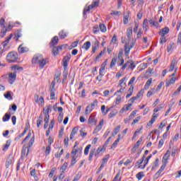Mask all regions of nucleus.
Segmentation results:
<instances>
[{"mask_svg": "<svg viewBox=\"0 0 181 181\" xmlns=\"http://www.w3.org/2000/svg\"><path fill=\"white\" fill-rule=\"evenodd\" d=\"M59 43V37L54 36L52 40L50 42V46L52 47V53L54 56H57L59 54V52H62L63 50V47L66 49L69 45L66 44L62 46H57V44Z\"/></svg>", "mask_w": 181, "mask_h": 181, "instance_id": "1", "label": "nucleus"}, {"mask_svg": "<svg viewBox=\"0 0 181 181\" xmlns=\"http://www.w3.org/2000/svg\"><path fill=\"white\" fill-rule=\"evenodd\" d=\"M33 64H38L40 69H43L46 64H47V59L43 58V55L41 54H36L34 55L32 59Z\"/></svg>", "mask_w": 181, "mask_h": 181, "instance_id": "2", "label": "nucleus"}, {"mask_svg": "<svg viewBox=\"0 0 181 181\" xmlns=\"http://www.w3.org/2000/svg\"><path fill=\"white\" fill-rule=\"evenodd\" d=\"M33 144H35V136L32 137L28 144V146L26 145H23V148L21 150V158H25V156H28L29 155V149H30V147L33 146ZM26 149H28V152L26 154Z\"/></svg>", "mask_w": 181, "mask_h": 181, "instance_id": "3", "label": "nucleus"}, {"mask_svg": "<svg viewBox=\"0 0 181 181\" xmlns=\"http://www.w3.org/2000/svg\"><path fill=\"white\" fill-rule=\"evenodd\" d=\"M70 59H71V54H66V56L64 57L62 59L64 66L63 77H67L69 74L67 72V67L69 66V62H70Z\"/></svg>", "mask_w": 181, "mask_h": 181, "instance_id": "4", "label": "nucleus"}, {"mask_svg": "<svg viewBox=\"0 0 181 181\" xmlns=\"http://www.w3.org/2000/svg\"><path fill=\"white\" fill-rule=\"evenodd\" d=\"M13 36V34H10L9 36L6 38V40L1 43L4 49H2L0 48V56L4 54L6 50L9 49V45H8V44L9 43V40L12 39Z\"/></svg>", "mask_w": 181, "mask_h": 181, "instance_id": "5", "label": "nucleus"}, {"mask_svg": "<svg viewBox=\"0 0 181 181\" xmlns=\"http://www.w3.org/2000/svg\"><path fill=\"white\" fill-rule=\"evenodd\" d=\"M18 52H10L6 55V60L8 63H16L18 62Z\"/></svg>", "mask_w": 181, "mask_h": 181, "instance_id": "6", "label": "nucleus"}, {"mask_svg": "<svg viewBox=\"0 0 181 181\" xmlns=\"http://www.w3.org/2000/svg\"><path fill=\"white\" fill-rule=\"evenodd\" d=\"M135 46L134 42H132L131 44L129 42H125L124 44V56L126 57H128L129 56V52H131V49Z\"/></svg>", "mask_w": 181, "mask_h": 181, "instance_id": "7", "label": "nucleus"}, {"mask_svg": "<svg viewBox=\"0 0 181 181\" xmlns=\"http://www.w3.org/2000/svg\"><path fill=\"white\" fill-rule=\"evenodd\" d=\"M78 145V141H76L74 148L72 149L71 155H74L76 156V155H77V153H81L83 152V147L77 148Z\"/></svg>", "mask_w": 181, "mask_h": 181, "instance_id": "8", "label": "nucleus"}, {"mask_svg": "<svg viewBox=\"0 0 181 181\" xmlns=\"http://www.w3.org/2000/svg\"><path fill=\"white\" fill-rule=\"evenodd\" d=\"M0 25L3 28L1 31V37H4L6 35V32H8V30L5 28V19L1 18L0 20Z\"/></svg>", "mask_w": 181, "mask_h": 181, "instance_id": "9", "label": "nucleus"}, {"mask_svg": "<svg viewBox=\"0 0 181 181\" xmlns=\"http://www.w3.org/2000/svg\"><path fill=\"white\" fill-rule=\"evenodd\" d=\"M18 53H20V54H23V53H28V52H29V48L23 43L19 45L18 48Z\"/></svg>", "mask_w": 181, "mask_h": 181, "instance_id": "10", "label": "nucleus"}, {"mask_svg": "<svg viewBox=\"0 0 181 181\" xmlns=\"http://www.w3.org/2000/svg\"><path fill=\"white\" fill-rule=\"evenodd\" d=\"M144 89H141L136 96L132 97L129 101H131L132 104H134V103H135V100L142 97V95L144 94Z\"/></svg>", "mask_w": 181, "mask_h": 181, "instance_id": "11", "label": "nucleus"}, {"mask_svg": "<svg viewBox=\"0 0 181 181\" xmlns=\"http://www.w3.org/2000/svg\"><path fill=\"white\" fill-rule=\"evenodd\" d=\"M16 81V72H11L8 74L9 84H13Z\"/></svg>", "mask_w": 181, "mask_h": 181, "instance_id": "12", "label": "nucleus"}, {"mask_svg": "<svg viewBox=\"0 0 181 181\" xmlns=\"http://www.w3.org/2000/svg\"><path fill=\"white\" fill-rule=\"evenodd\" d=\"M103 125H104V119H102L99 122L98 125L94 129L93 134H98V132H100V131H101V129L103 128Z\"/></svg>", "mask_w": 181, "mask_h": 181, "instance_id": "13", "label": "nucleus"}, {"mask_svg": "<svg viewBox=\"0 0 181 181\" xmlns=\"http://www.w3.org/2000/svg\"><path fill=\"white\" fill-rule=\"evenodd\" d=\"M88 124L89 127H93V125H97V119L93 117V116H90L88 120Z\"/></svg>", "mask_w": 181, "mask_h": 181, "instance_id": "14", "label": "nucleus"}, {"mask_svg": "<svg viewBox=\"0 0 181 181\" xmlns=\"http://www.w3.org/2000/svg\"><path fill=\"white\" fill-rule=\"evenodd\" d=\"M13 163V156L12 155L8 156L6 163V168L8 169L11 165Z\"/></svg>", "mask_w": 181, "mask_h": 181, "instance_id": "15", "label": "nucleus"}, {"mask_svg": "<svg viewBox=\"0 0 181 181\" xmlns=\"http://www.w3.org/2000/svg\"><path fill=\"white\" fill-rule=\"evenodd\" d=\"M22 30H17L14 33V38L16 41L19 40V38L22 37Z\"/></svg>", "mask_w": 181, "mask_h": 181, "instance_id": "16", "label": "nucleus"}, {"mask_svg": "<svg viewBox=\"0 0 181 181\" xmlns=\"http://www.w3.org/2000/svg\"><path fill=\"white\" fill-rule=\"evenodd\" d=\"M169 33V28L165 27L164 28H162L159 32L158 35L161 36H165V35H168Z\"/></svg>", "mask_w": 181, "mask_h": 181, "instance_id": "17", "label": "nucleus"}, {"mask_svg": "<svg viewBox=\"0 0 181 181\" xmlns=\"http://www.w3.org/2000/svg\"><path fill=\"white\" fill-rule=\"evenodd\" d=\"M119 139H121V134H118L117 139L112 144L110 149H115V148H117V145H118V142H119Z\"/></svg>", "mask_w": 181, "mask_h": 181, "instance_id": "18", "label": "nucleus"}, {"mask_svg": "<svg viewBox=\"0 0 181 181\" xmlns=\"http://www.w3.org/2000/svg\"><path fill=\"white\" fill-rule=\"evenodd\" d=\"M59 39H66L67 37V33L64 30H61L59 33Z\"/></svg>", "mask_w": 181, "mask_h": 181, "instance_id": "19", "label": "nucleus"}, {"mask_svg": "<svg viewBox=\"0 0 181 181\" xmlns=\"http://www.w3.org/2000/svg\"><path fill=\"white\" fill-rule=\"evenodd\" d=\"M151 158H152V154H150L145 160L144 163L145 165H139V168H140L141 169H145V166H146V165H148V162H149V159H151Z\"/></svg>", "mask_w": 181, "mask_h": 181, "instance_id": "20", "label": "nucleus"}, {"mask_svg": "<svg viewBox=\"0 0 181 181\" xmlns=\"http://www.w3.org/2000/svg\"><path fill=\"white\" fill-rule=\"evenodd\" d=\"M49 112H52V105H49L47 107L44 108L45 115H49Z\"/></svg>", "mask_w": 181, "mask_h": 181, "instance_id": "21", "label": "nucleus"}, {"mask_svg": "<svg viewBox=\"0 0 181 181\" xmlns=\"http://www.w3.org/2000/svg\"><path fill=\"white\" fill-rule=\"evenodd\" d=\"M90 9H91V6H88L87 8H84L83 12V19H87V12H89Z\"/></svg>", "mask_w": 181, "mask_h": 181, "instance_id": "22", "label": "nucleus"}, {"mask_svg": "<svg viewBox=\"0 0 181 181\" xmlns=\"http://www.w3.org/2000/svg\"><path fill=\"white\" fill-rule=\"evenodd\" d=\"M128 19H129V13L124 14L123 23L124 25H128Z\"/></svg>", "mask_w": 181, "mask_h": 181, "instance_id": "23", "label": "nucleus"}, {"mask_svg": "<svg viewBox=\"0 0 181 181\" xmlns=\"http://www.w3.org/2000/svg\"><path fill=\"white\" fill-rule=\"evenodd\" d=\"M90 47H91V42L90 41L85 42L82 46V49H84L85 50H88Z\"/></svg>", "mask_w": 181, "mask_h": 181, "instance_id": "24", "label": "nucleus"}, {"mask_svg": "<svg viewBox=\"0 0 181 181\" xmlns=\"http://www.w3.org/2000/svg\"><path fill=\"white\" fill-rule=\"evenodd\" d=\"M78 132V127H74L71 131V133L70 135V139H73L74 138V135H76V132Z\"/></svg>", "mask_w": 181, "mask_h": 181, "instance_id": "25", "label": "nucleus"}, {"mask_svg": "<svg viewBox=\"0 0 181 181\" xmlns=\"http://www.w3.org/2000/svg\"><path fill=\"white\" fill-rule=\"evenodd\" d=\"M97 49H98V41L95 40L94 45L92 46V53H95Z\"/></svg>", "mask_w": 181, "mask_h": 181, "instance_id": "26", "label": "nucleus"}, {"mask_svg": "<svg viewBox=\"0 0 181 181\" xmlns=\"http://www.w3.org/2000/svg\"><path fill=\"white\" fill-rule=\"evenodd\" d=\"M95 155V148H92L89 153L88 160H93V157Z\"/></svg>", "mask_w": 181, "mask_h": 181, "instance_id": "27", "label": "nucleus"}, {"mask_svg": "<svg viewBox=\"0 0 181 181\" xmlns=\"http://www.w3.org/2000/svg\"><path fill=\"white\" fill-rule=\"evenodd\" d=\"M118 114V111L117 110H113L109 115H108V118L109 119H111V118H114L115 115Z\"/></svg>", "mask_w": 181, "mask_h": 181, "instance_id": "28", "label": "nucleus"}, {"mask_svg": "<svg viewBox=\"0 0 181 181\" xmlns=\"http://www.w3.org/2000/svg\"><path fill=\"white\" fill-rule=\"evenodd\" d=\"M103 151H105L104 147H101V146L98 147L96 151L95 152V158H98V155H100V153H101Z\"/></svg>", "mask_w": 181, "mask_h": 181, "instance_id": "29", "label": "nucleus"}, {"mask_svg": "<svg viewBox=\"0 0 181 181\" xmlns=\"http://www.w3.org/2000/svg\"><path fill=\"white\" fill-rule=\"evenodd\" d=\"M119 129H121V125H117L113 130V133H112V136H115L118 132H119Z\"/></svg>", "mask_w": 181, "mask_h": 181, "instance_id": "30", "label": "nucleus"}, {"mask_svg": "<svg viewBox=\"0 0 181 181\" xmlns=\"http://www.w3.org/2000/svg\"><path fill=\"white\" fill-rule=\"evenodd\" d=\"M151 84H152V78H151L146 81L144 86V90H149V87L151 86Z\"/></svg>", "mask_w": 181, "mask_h": 181, "instance_id": "31", "label": "nucleus"}, {"mask_svg": "<svg viewBox=\"0 0 181 181\" xmlns=\"http://www.w3.org/2000/svg\"><path fill=\"white\" fill-rule=\"evenodd\" d=\"M158 166H159V158H156L155 162L153 163L151 170H155Z\"/></svg>", "mask_w": 181, "mask_h": 181, "instance_id": "32", "label": "nucleus"}, {"mask_svg": "<svg viewBox=\"0 0 181 181\" xmlns=\"http://www.w3.org/2000/svg\"><path fill=\"white\" fill-rule=\"evenodd\" d=\"M156 93V89H155V88H151V89H150V90L148 91L146 96H147L148 98H149V97L153 95V94H155Z\"/></svg>", "mask_w": 181, "mask_h": 181, "instance_id": "33", "label": "nucleus"}, {"mask_svg": "<svg viewBox=\"0 0 181 181\" xmlns=\"http://www.w3.org/2000/svg\"><path fill=\"white\" fill-rule=\"evenodd\" d=\"M149 23H148V19H144L143 21V29H144L145 32L148 30Z\"/></svg>", "mask_w": 181, "mask_h": 181, "instance_id": "34", "label": "nucleus"}, {"mask_svg": "<svg viewBox=\"0 0 181 181\" xmlns=\"http://www.w3.org/2000/svg\"><path fill=\"white\" fill-rule=\"evenodd\" d=\"M175 81H176V78L175 77H173V78H170V80L168 82H167L165 83V86L167 87H169V86H170L172 84H175Z\"/></svg>", "mask_w": 181, "mask_h": 181, "instance_id": "35", "label": "nucleus"}, {"mask_svg": "<svg viewBox=\"0 0 181 181\" xmlns=\"http://www.w3.org/2000/svg\"><path fill=\"white\" fill-rule=\"evenodd\" d=\"M10 119H11V115L8 113H6L2 118V120L4 122H6V121H8Z\"/></svg>", "mask_w": 181, "mask_h": 181, "instance_id": "36", "label": "nucleus"}, {"mask_svg": "<svg viewBox=\"0 0 181 181\" xmlns=\"http://www.w3.org/2000/svg\"><path fill=\"white\" fill-rule=\"evenodd\" d=\"M127 36L128 39H131V37H132V28H129L127 30Z\"/></svg>", "mask_w": 181, "mask_h": 181, "instance_id": "37", "label": "nucleus"}, {"mask_svg": "<svg viewBox=\"0 0 181 181\" xmlns=\"http://www.w3.org/2000/svg\"><path fill=\"white\" fill-rule=\"evenodd\" d=\"M181 90V85L178 87V88L173 93L172 97H176V95H179L180 94Z\"/></svg>", "mask_w": 181, "mask_h": 181, "instance_id": "38", "label": "nucleus"}, {"mask_svg": "<svg viewBox=\"0 0 181 181\" xmlns=\"http://www.w3.org/2000/svg\"><path fill=\"white\" fill-rule=\"evenodd\" d=\"M98 5H100V0L97 1H93L92 2L91 5H90L91 9L94 8H97L98 6Z\"/></svg>", "mask_w": 181, "mask_h": 181, "instance_id": "39", "label": "nucleus"}, {"mask_svg": "<svg viewBox=\"0 0 181 181\" xmlns=\"http://www.w3.org/2000/svg\"><path fill=\"white\" fill-rule=\"evenodd\" d=\"M125 80H127V77L122 78L119 81V87H124V86H125V84H127V83H125Z\"/></svg>", "mask_w": 181, "mask_h": 181, "instance_id": "40", "label": "nucleus"}, {"mask_svg": "<svg viewBox=\"0 0 181 181\" xmlns=\"http://www.w3.org/2000/svg\"><path fill=\"white\" fill-rule=\"evenodd\" d=\"M110 141H111V136L108 137V139L105 141V144L103 146V148L104 151L107 149V146H108V144H110Z\"/></svg>", "mask_w": 181, "mask_h": 181, "instance_id": "41", "label": "nucleus"}, {"mask_svg": "<svg viewBox=\"0 0 181 181\" xmlns=\"http://www.w3.org/2000/svg\"><path fill=\"white\" fill-rule=\"evenodd\" d=\"M150 25L151 26H155L156 28H158V26H159V23H158V21H152V19L148 21Z\"/></svg>", "mask_w": 181, "mask_h": 181, "instance_id": "42", "label": "nucleus"}, {"mask_svg": "<svg viewBox=\"0 0 181 181\" xmlns=\"http://www.w3.org/2000/svg\"><path fill=\"white\" fill-rule=\"evenodd\" d=\"M132 63V60L129 59V61L127 62V63H125L122 67L121 68L122 71H124V70H125V69H127V66L129 64H131Z\"/></svg>", "mask_w": 181, "mask_h": 181, "instance_id": "43", "label": "nucleus"}, {"mask_svg": "<svg viewBox=\"0 0 181 181\" xmlns=\"http://www.w3.org/2000/svg\"><path fill=\"white\" fill-rule=\"evenodd\" d=\"M9 146H11V141H7L6 145L3 147V151H8Z\"/></svg>", "mask_w": 181, "mask_h": 181, "instance_id": "44", "label": "nucleus"}, {"mask_svg": "<svg viewBox=\"0 0 181 181\" xmlns=\"http://www.w3.org/2000/svg\"><path fill=\"white\" fill-rule=\"evenodd\" d=\"M30 136H32V133L29 132L27 136L21 142L22 145H23V144L26 142V141H29V139H30Z\"/></svg>", "mask_w": 181, "mask_h": 181, "instance_id": "45", "label": "nucleus"}, {"mask_svg": "<svg viewBox=\"0 0 181 181\" xmlns=\"http://www.w3.org/2000/svg\"><path fill=\"white\" fill-rule=\"evenodd\" d=\"M80 179H81V172L78 173L72 181H78Z\"/></svg>", "mask_w": 181, "mask_h": 181, "instance_id": "46", "label": "nucleus"}, {"mask_svg": "<svg viewBox=\"0 0 181 181\" xmlns=\"http://www.w3.org/2000/svg\"><path fill=\"white\" fill-rule=\"evenodd\" d=\"M77 45H78V40L72 42L71 45L69 46V50H71V49H74V47H77Z\"/></svg>", "mask_w": 181, "mask_h": 181, "instance_id": "47", "label": "nucleus"}, {"mask_svg": "<svg viewBox=\"0 0 181 181\" xmlns=\"http://www.w3.org/2000/svg\"><path fill=\"white\" fill-rule=\"evenodd\" d=\"M91 148V144H88L86 146L84 150V155L87 156L88 155V152H90V148Z\"/></svg>", "mask_w": 181, "mask_h": 181, "instance_id": "48", "label": "nucleus"}, {"mask_svg": "<svg viewBox=\"0 0 181 181\" xmlns=\"http://www.w3.org/2000/svg\"><path fill=\"white\" fill-rule=\"evenodd\" d=\"M99 28L103 33L107 32V27L104 24H100Z\"/></svg>", "mask_w": 181, "mask_h": 181, "instance_id": "49", "label": "nucleus"}, {"mask_svg": "<svg viewBox=\"0 0 181 181\" xmlns=\"http://www.w3.org/2000/svg\"><path fill=\"white\" fill-rule=\"evenodd\" d=\"M67 166H69V163H64L63 165L61 167L60 170H62V172L64 173V170L67 169Z\"/></svg>", "mask_w": 181, "mask_h": 181, "instance_id": "50", "label": "nucleus"}, {"mask_svg": "<svg viewBox=\"0 0 181 181\" xmlns=\"http://www.w3.org/2000/svg\"><path fill=\"white\" fill-rule=\"evenodd\" d=\"M175 66H176V61H175V60H173V61L171 62V65H170V66L169 71H172L173 70H175Z\"/></svg>", "mask_w": 181, "mask_h": 181, "instance_id": "51", "label": "nucleus"}, {"mask_svg": "<svg viewBox=\"0 0 181 181\" xmlns=\"http://www.w3.org/2000/svg\"><path fill=\"white\" fill-rule=\"evenodd\" d=\"M93 111V107L90 105H88L86 107V109L85 110V114H90Z\"/></svg>", "mask_w": 181, "mask_h": 181, "instance_id": "52", "label": "nucleus"}, {"mask_svg": "<svg viewBox=\"0 0 181 181\" xmlns=\"http://www.w3.org/2000/svg\"><path fill=\"white\" fill-rule=\"evenodd\" d=\"M138 28H139V23L136 21L134 22V33H136L138 32Z\"/></svg>", "mask_w": 181, "mask_h": 181, "instance_id": "53", "label": "nucleus"}, {"mask_svg": "<svg viewBox=\"0 0 181 181\" xmlns=\"http://www.w3.org/2000/svg\"><path fill=\"white\" fill-rule=\"evenodd\" d=\"M117 64V58H112V62L110 63V69H112Z\"/></svg>", "mask_w": 181, "mask_h": 181, "instance_id": "54", "label": "nucleus"}, {"mask_svg": "<svg viewBox=\"0 0 181 181\" xmlns=\"http://www.w3.org/2000/svg\"><path fill=\"white\" fill-rule=\"evenodd\" d=\"M72 159L71 161V166H74V165H76V163L77 162L76 160V156L74 155H71Z\"/></svg>", "mask_w": 181, "mask_h": 181, "instance_id": "55", "label": "nucleus"}, {"mask_svg": "<svg viewBox=\"0 0 181 181\" xmlns=\"http://www.w3.org/2000/svg\"><path fill=\"white\" fill-rule=\"evenodd\" d=\"M160 45H163V43H166V37L164 35H161L160 38Z\"/></svg>", "mask_w": 181, "mask_h": 181, "instance_id": "56", "label": "nucleus"}, {"mask_svg": "<svg viewBox=\"0 0 181 181\" xmlns=\"http://www.w3.org/2000/svg\"><path fill=\"white\" fill-rule=\"evenodd\" d=\"M162 108H163V105H160L153 110V112H158V111H160Z\"/></svg>", "mask_w": 181, "mask_h": 181, "instance_id": "57", "label": "nucleus"}, {"mask_svg": "<svg viewBox=\"0 0 181 181\" xmlns=\"http://www.w3.org/2000/svg\"><path fill=\"white\" fill-rule=\"evenodd\" d=\"M54 87H55L54 81H52V82L51 83V86H50V88H49V91H50V92L56 91V89H54Z\"/></svg>", "mask_w": 181, "mask_h": 181, "instance_id": "58", "label": "nucleus"}, {"mask_svg": "<svg viewBox=\"0 0 181 181\" xmlns=\"http://www.w3.org/2000/svg\"><path fill=\"white\" fill-rule=\"evenodd\" d=\"M64 152V149H62L59 153H57L55 154V158H59L62 157V155H63V153Z\"/></svg>", "mask_w": 181, "mask_h": 181, "instance_id": "59", "label": "nucleus"}, {"mask_svg": "<svg viewBox=\"0 0 181 181\" xmlns=\"http://www.w3.org/2000/svg\"><path fill=\"white\" fill-rule=\"evenodd\" d=\"M136 177L138 179V180H141L142 178L144 177V173L140 172L136 175Z\"/></svg>", "mask_w": 181, "mask_h": 181, "instance_id": "60", "label": "nucleus"}, {"mask_svg": "<svg viewBox=\"0 0 181 181\" xmlns=\"http://www.w3.org/2000/svg\"><path fill=\"white\" fill-rule=\"evenodd\" d=\"M108 159H110V155L109 154L106 155L105 158H103L102 163H104V165H105V163H107V162H108Z\"/></svg>", "mask_w": 181, "mask_h": 181, "instance_id": "61", "label": "nucleus"}, {"mask_svg": "<svg viewBox=\"0 0 181 181\" xmlns=\"http://www.w3.org/2000/svg\"><path fill=\"white\" fill-rule=\"evenodd\" d=\"M135 115H136V110L133 111L130 115L129 116V119H132L135 117Z\"/></svg>", "mask_w": 181, "mask_h": 181, "instance_id": "62", "label": "nucleus"}, {"mask_svg": "<svg viewBox=\"0 0 181 181\" xmlns=\"http://www.w3.org/2000/svg\"><path fill=\"white\" fill-rule=\"evenodd\" d=\"M63 121V113H59L58 116V122H62Z\"/></svg>", "mask_w": 181, "mask_h": 181, "instance_id": "63", "label": "nucleus"}, {"mask_svg": "<svg viewBox=\"0 0 181 181\" xmlns=\"http://www.w3.org/2000/svg\"><path fill=\"white\" fill-rule=\"evenodd\" d=\"M177 45H181V32L178 34Z\"/></svg>", "mask_w": 181, "mask_h": 181, "instance_id": "64", "label": "nucleus"}]
</instances>
